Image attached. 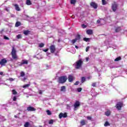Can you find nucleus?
Segmentation results:
<instances>
[{"mask_svg":"<svg viewBox=\"0 0 127 127\" xmlns=\"http://www.w3.org/2000/svg\"><path fill=\"white\" fill-rule=\"evenodd\" d=\"M83 63V62L81 59L75 62V63L74 64L75 68L76 69H80V68H82Z\"/></svg>","mask_w":127,"mask_h":127,"instance_id":"f257e3e1","label":"nucleus"},{"mask_svg":"<svg viewBox=\"0 0 127 127\" xmlns=\"http://www.w3.org/2000/svg\"><path fill=\"white\" fill-rule=\"evenodd\" d=\"M67 79H68L67 76H60L59 77L58 82L59 84H64L67 81Z\"/></svg>","mask_w":127,"mask_h":127,"instance_id":"f03ea898","label":"nucleus"},{"mask_svg":"<svg viewBox=\"0 0 127 127\" xmlns=\"http://www.w3.org/2000/svg\"><path fill=\"white\" fill-rule=\"evenodd\" d=\"M12 58L13 59H16L17 58V55H16V50H15V48H14V47L12 46V51L11 52Z\"/></svg>","mask_w":127,"mask_h":127,"instance_id":"7ed1b4c3","label":"nucleus"},{"mask_svg":"<svg viewBox=\"0 0 127 127\" xmlns=\"http://www.w3.org/2000/svg\"><path fill=\"white\" fill-rule=\"evenodd\" d=\"M123 106L124 103H123V102H119L116 104V108L117 109V110H118V111H121Z\"/></svg>","mask_w":127,"mask_h":127,"instance_id":"20e7f679","label":"nucleus"},{"mask_svg":"<svg viewBox=\"0 0 127 127\" xmlns=\"http://www.w3.org/2000/svg\"><path fill=\"white\" fill-rule=\"evenodd\" d=\"M81 106V103L79 102V101H76L73 105L74 110L77 111L78 110V108Z\"/></svg>","mask_w":127,"mask_h":127,"instance_id":"39448f33","label":"nucleus"},{"mask_svg":"<svg viewBox=\"0 0 127 127\" xmlns=\"http://www.w3.org/2000/svg\"><path fill=\"white\" fill-rule=\"evenodd\" d=\"M50 50L51 51V53H54L55 51H56V47L54 45H51L50 46Z\"/></svg>","mask_w":127,"mask_h":127,"instance_id":"423d86ee","label":"nucleus"},{"mask_svg":"<svg viewBox=\"0 0 127 127\" xmlns=\"http://www.w3.org/2000/svg\"><path fill=\"white\" fill-rule=\"evenodd\" d=\"M90 6L94 8V9H97L98 8V4L95 2H91L90 3Z\"/></svg>","mask_w":127,"mask_h":127,"instance_id":"0eeeda50","label":"nucleus"},{"mask_svg":"<svg viewBox=\"0 0 127 127\" xmlns=\"http://www.w3.org/2000/svg\"><path fill=\"white\" fill-rule=\"evenodd\" d=\"M6 63H7V60L5 59H2L0 61V65L1 66H5Z\"/></svg>","mask_w":127,"mask_h":127,"instance_id":"6e6552de","label":"nucleus"},{"mask_svg":"<svg viewBox=\"0 0 127 127\" xmlns=\"http://www.w3.org/2000/svg\"><path fill=\"white\" fill-rule=\"evenodd\" d=\"M60 119H62V118H67L68 115H67V113H61L59 115Z\"/></svg>","mask_w":127,"mask_h":127,"instance_id":"1a4fd4ad","label":"nucleus"},{"mask_svg":"<svg viewBox=\"0 0 127 127\" xmlns=\"http://www.w3.org/2000/svg\"><path fill=\"white\" fill-rule=\"evenodd\" d=\"M27 111L28 112H35V111H36V109L33 107L29 106L27 107Z\"/></svg>","mask_w":127,"mask_h":127,"instance_id":"9d476101","label":"nucleus"},{"mask_svg":"<svg viewBox=\"0 0 127 127\" xmlns=\"http://www.w3.org/2000/svg\"><path fill=\"white\" fill-rule=\"evenodd\" d=\"M112 8L113 11H116L117 9L118 8V4L116 3V2H114L113 4H112Z\"/></svg>","mask_w":127,"mask_h":127,"instance_id":"9b49d317","label":"nucleus"},{"mask_svg":"<svg viewBox=\"0 0 127 127\" xmlns=\"http://www.w3.org/2000/svg\"><path fill=\"white\" fill-rule=\"evenodd\" d=\"M68 82L70 83L73 82V81H74V76H73V75L71 74H69L68 76Z\"/></svg>","mask_w":127,"mask_h":127,"instance_id":"f8f14e48","label":"nucleus"},{"mask_svg":"<svg viewBox=\"0 0 127 127\" xmlns=\"http://www.w3.org/2000/svg\"><path fill=\"white\" fill-rule=\"evenodd\" d=\"M28 64V62L27 61H25L24 60H22V62L20 63V64H19V66H22V65Z\"/></svg>","mask_w":127,"mask_h":127,"instance_id":"ddd939ff","label":"nucleus"},{"mask_svg":"<svg viewBox=\"0 0 127 127\" xmlns=\"http://www.w3.org/2000/svg\"><path fill=\"white\" fill-rule=\"evenodd\" d=\"M13 5L15 7V9L17 11H20V8H19V6L17 4H13Z\"/></svg>","mask_w":127,"mask_h":127,"instance_id":"4468645a","label":"nucleus"},{"mask_svg":"<svg viewBox=\"0 0 127 127\" xmlns=\"http://www.w3.org/2000/svg\"><path fill=\"white\" fill-rule=\"evenodd\" d=\"M86 33L88 35H92V34H93V30H92V29H88V30H86Z\"/></svg>","mask_w":127,"mask_h":127,"instance_id":"2eb2a0df","label":"nucleus"},{"mask_svg":"<svg viewBox=\"0 0 127 127\" xmlns=\"http://www.w3.org/2000/svg\"><path fill=\"white\" fill-rule=\"evenodd\" d=\"M121 30H122V27H117L115 28V32H116L117 33L121 32Z\"/></svg>","mask_w":127,"mask_h":127,"instance_id":"dca6fc26","label":"nucleus"},{"mask_svg":"<svg viewBox=\"0 0 127 127\" xmlns=\"http://www.w3.org/2000/svg\"><path fill=\"white\" fill-rule=\"evenodd\" d=\"M61 92H66V86H63L61 87Z\"/></svg>","mask_w":127,"mask_h":127,"instance_id":"f3484780","label":"nucleus"},{"mask_svg":"<svg viewBox=\"0 0 127 127\" xmlns=\"http://www.w3.org/2000/svg\"><path fill=\"white\" fill-rule=\"evenodd\" d=\"M105 115L107 117H110V116H111V111H107L105 112Z\"/></svg>","mask_w":127,"mask_h":127,"instance_id":"a211bd4d","label":"nucleus"},{"mask_svg":"<svg viewBox=\"0 0 127 127\" xmlns=\"http://www.w3.org/2000/svg\"><path fill=\"white\" fill-rule=\"evenodd\" d=\"M80 125L81 126H85L86 125V120H82L80 121Z\"/></svg>","mask_w":127,"mask_h":127,"instance_id":"6ab92c4d","label":"nucleus"},{"mask_svg":"<svg viewBox=\"0 0 127 127\" xmlns=\"http://www.w3.org/2000/svg\"><path fill=\"white\" fill-rule=\"evenodd\" d=\"M23 34L25 35H28V34H30V31L29 30H25L23 32Z\"/></svg>","mask_w":127,"mask_h":127,"instance_id":"aec40b11","label":"nucleus"},{"mask_svg":"<svg viewBox=\"0 0 127 127\" xmlns=\"http://www.w3.org/2000/svg\"><path fill=\"white\" fill-rule=\"evenodd\" d=\"M20 25H21V23H20L19 21H17L16 22L15 26L16 27H18V26H20Z\"/></svg>","mask_w":127,"mask_h":127,"instance_id":"412c9836","label":"nucleus"},{"mask_svg":"<svg viewBox=\"0 0 127 127\" xmlns=\"http://www.w3.org/2000/svg\"><path fill=\"white\" fill-rule=\"evenodd\" d=\"M76 41L81 39V35H77L76 38L74 39Z\"/></svg>","mask_w":127,"mask_h":127,"instance_id":"4be33fe9","label":"nucleus"},{"mask_svg":"<svg viewBox=\"0 0 127 127\" xmlns=\"http://www.w3.org/2000/svg\"><path fill=\"white\" fill-rule=\"evenodd\" d=\"M26 4L27 5H31L32 4V3H31V1H30V0H27Z\"/></svg>","mask_w":127,"mask_h":127,"instance_id":"5701e85b","label":"nucleus"},{"mask_svg":"<svg viewBox=\"0 0 127 127\" xmlns=\"http://www.w3.org/2000/svg\"><path fill=\"white\" fill-rule=\"evenodd\" d=\"M84 82H86V77H81V82L82 83H84Z\"/></svg>","mask_w":127,"mask_h":127,"instance_id":"b1692460","label":"nucleus"},{"mask_svg":"<svg viewBox=\"0 0 127 127\" xmlns=\"http://www.w3.org/2000/svg\"><path fill=\"white\" fill-rule=\"evenodd\" d=\"M120 60H122V57H119L118 58H117L114 61L115 62H117V61H120Z\"/></svg>","mask_w":127,"mask_h":127,"instance_id":"393cba45","label":"nucleus"},{"mask_svg":"<svg viewBox=\"0 0 127 127\" xmlns=\"http://www.w3.org/2000/svg\"><path fill=\"white\" fill-rule=\"evenodd\" d=\"M45 44L43 43H41L39 45V47L40 48H42L43 47H44Z\"/></svg>","mask_w":127,"mask_h":127,"instance_id":"a878e982","label":"nucleus"},{"mask_svg":"<svg viewBox=\"0 0 127 127\" xmlns=\"http://www.w3.org/2000/svg\"><path fill=\"white\" fill-rule=\"evenodd\" d=\"M12 93L13 95H17V92L16 91H15V89H13L12 90Z\"/></svg>","mask_w":127,"mask_h":127,"instance_id":"bb28decb","label":"nucleus"},{"mask_svg":"<svg viewBox=\"0 0 127 127\" xmlns=\"http://www.w3.org/2000/svg\"><path fill=\"white\" fill-rule=\"evenodd\" d=\"M76 0H70V3L71 4H75L76 3Z\"/></svg>","mask_w":127,"mask_h":127,"instance_id":"cd10ccee","label":"nucleus"},{"mask_svg":"<svg viewBox=\"0 0 127 127\" xmlns=\"http://www.w3.org/2000/svg\"><path fill=\"white\" fill-rule=\"evenodd\" d=\"M29 122H26L24 125V127H29Z\"/></svg>","mask_w":127,"mask_h":127,"instance_id":"c85d7f7f","label":"nucleus"},{"mask_svg":"<svg viewBox=\"0 0 127 127\" xmlns=\"http://www.w3.org/2000/svg\"><path fill=\"white\" fill-rule=\"evenodd\" d=\"M20 76L21 77H24V76H25V73H24L23 71H21L20 72Z\"/></svg>","mask_w":127,"mask_h":127,"instance_id":"c756f323","label":"nucleus"},{"mask_svg":"<svg viewBox=\"0 0 127 127\" xmlns=\"http://www.w3.org/2000/svg\"><path fill=\"white\" fill-rule=\"evenodd\" d=\"M102 2L103 5H106V4L107 3V1L106 0H102Z\"/></svg>","mask_w":127,"mask_h":127,"instance_id":"7c9ffc66","label":"nucleus"},{"mask_svg":"<svg viewBox=\"0 0 127 127\" xmlns=\"http://www.w3.org/2000/svg\"><path fill=\"white\" fill-rule=\"evenodd\" d=\"M108 126H110V124L109 122H106L104 124V127H108Z\"/></svg>","mask_w":127,"mask_h":127,"instance_id":"2f4dec72","label":"nucleus"},{"mask_svg":"<svg viewBox=\"0 0 127 127\" xmlns=\"http://www.w3.org/2000/svg\"><path fill=\"white\" fill-rule=\"evenodd\" d=\"M83 40H84V41H85V42H88L89 41V40H90V38H84Z\"/></svg>","mask_w":127,"mask_h":127,"instance_id":"473e14b6","label":"nucleus"},{"mask_svg":"<svg viewBox=\"0 0 127 127\" xmlns=\"http://www.w3.org/2000/svg\"><path fill=\"white\" fill-rule=\"evenodd\" d=\"M30 86V84H25L23 86V88H28Z\"/></svg>","mask_w":127,"mask_h":127,"instance_id":"72a5a7b5","label":"nucleus"},{"mask_svg":"<svg viewBox=\"0 0 127 127\" xmlns=\"http://www.w3.org/2000/svg\"><path fill=\"white\" fill-rule=\"evenodd\" d=\"M47 114L48 116H50V115H52V113H51V111H49V110L47 111Z\"/></svg>","mask_w":127,"mask_h":127,"instance_id":"f704fd0d","label":"nucleus"},{"mask_svg":"<svg viewBox=\"0 0 127 127\" xmlns=\"http://www.w3.org/2000/svg\"><path fill=\"white\" fill-rule=\"evenodd\" d=\"M53 123H54V121H53V120H51L49 122V125H53Z\"/></svg>","mask_w":127,"mask_h":127,"instance_id":"c9c22d12","label":"nucleus"},{"mask_svg":"<svg viewBox=\"0 0 127 127\" xmlns=\"http://www.w3.org/2000/svg\"><path fill=\"white\" fill-rule=\"evenodd\" d=\"M17 39H20V38H22V37H21V35L18 34L17 35Z\"/></svg>","mask_w":127,"mask_h":127,"instance_id":"e433bc0d","label":"nucleus"},{"mask_svg":"<svg viewBox=\"0 0 127 127\" xmlns=\"http://www.w3.org/2000/svg\"><path fill=\"white\" fill-rule=\"evenodd\" d=\"M77 41L74 39H73L72 41H71V43H72V44H75V43H76V42Z\"/></svg>","mask_w":127,"mask_h":127,"instance_id":"4c0bfd02","label":"nucleus"},{"mask_svg":"<svg viewBox=\"0 0 127 127\" xmlns=\"http://www.w3.org/2000/svg\"><path fill=\"white\" fill-rule=\"evenodd\" d=\"M96 85H97V83L96 82H93L92 84V87H96Z\"/></svg>","mask_w":127,"mask_h":127,"instance_id":"58836bf2","label":"nucleus"},{"mask_svg":"<svg viewBox=\"0 0 127 127\" xmlns=\"http://www.w3.org/2000/svg\"><path fill=\"white\" fill-rule=\"evenodd\" d=\"M89 49H90V46L87 47L85 49L86 52H88V51H89Z\"/></svg>","mask_w":127,"mask_h":127,"instance_id":"ea45409f","label":"nucleus"},{"mask_svg":"<svg viewBox=\"0 0 127 127\" xmlns=\"http://www.w3.org/2000/svg\"><path fill=\"white\" fill-rule=\"evenodd\" d=\"M81 27H82L83 28H87V25L83 24L81 25Z\"/></svg>","mask_w":127,"mask_h":127,"instance_id":"a19ab883","label":"nucleus"},{"mask_svg":"<svg viewBox=\"0 0 127 127\" xmlns=\"http://www.w3.org/2000/svg\"><path fill=\"white\" fill-rule=\"evenodd\" d=\"M17 99V98L16 97V96H14L13 98V102H15L16 101V99Z\"/></svg>","mask_w":127,"mask_h":127,"instance_id":"79ce46f5","label":"nucleus"},{"mask_svg":"<svg viewBox=\"0 0 127 127\" xmlns=\"http://www.w3.org/2000/svg\"><path fill=\"white\" fill-rule=\"evenodd\" d=\"M77 91H78V92H81V91H82V88L79 87V88H77Z\"/></svg>","mask_w":127,"mask_h":127,"instance_id":"37998d69","label":"nucleus"},{"mask_svg":"<svg viewBox=\"0 0 127 127\" xmlns=\"http://www.w3.org/2000/svg\"><path fill=\"white\" fill-rule=\"evenodd\" d=\"M4 39H5L6 40H9V38L6 37V36H4Z\"/></svg>","mask_w":127,"mask_h":127,"instance_id":"c03bdc74","label":"nucleus"},{"mask_svg":"<svg viewBox=\"0 0 127 127\" xmlns=\"http://www.w3.org/2000/svg\"><path fill=\"white\" fill-rule=\"evenodd\" d=\"M87 120H88L89 121H91V120H92V117H90V116H87Z\"/></svg>","mask_w":127,"mask_h":127,"instance_id":"a18cd8bd","label":"nucleus"},{"mask_svg":"<svg viewBox=\"0 0 127 127\" xmlns=\"http://www.w3.org/2000/svg\"><path fill=\"white\" fill-rule=\"evenodd\" d=\"M49 50V49H45V50H43V51L44 52H47V51H48Z\"/></svg>","mask_w":127,"mask_h":127,"instance_id":"49530a36","label":"nucleus"},{"mask_svg":"<svg viewBox=\"0 0 127 127\" xmlns=\"http://www.w3.org/2000/svg\"><path fill=\"white\" fill-rule=\"evenodd\" d=\"M74 85H79V81H76V82L74 83Z\"/></svg>","mask_w":127,"mask_h":127,"instance_id":"de8ad7c7","label":"nucleus"},{"mask_svg":"<svg viewBox=\"0 0 127 127\" xmlns=\"http://www.w3.org/2000/svg\"><path fill=\"white\" fill-rule=\"evenodd\" d=\"M39 94H40V95H42V90H40L39 91Z\"/></svg>","mask_w":127,"mask_h":127,"instance_id":"09e8293b","label":"nucleus"},{"mask_svg":"<svg viewBox=\"0 0 127 127\" xmlns=\"http://www.w3.org/2000/svg\"><path fill=\"white\" fill-rule=\"evenodd\" d=\"M26 77H24L23 78V79H22V81H23V82H25V80H26Z\"/></svg>","mask_w":127,"mask_h":127,"instance_id":"8fccbe9b","label":"nucleus"},{"mask_svg":"<svg viewBox=\"0 0 127 127\" xmlns=\"http://www.w3.org/2000/svg\"><path fill=\"white\" fill-rule=\"evenodd\" d=\"M5 10H6V11H7V12L9 11V9H8V8H5Z\"/></svg>","mask_w":127,"mask_h":127,"instance_id":"3c124183","label":"nucleus"},{"mask_svg":"<svg viewBox=\"0 0 127 127\" xmlns=\"http://www.w3.org/2000/svg\"><path fill=\"white\" fill-rule=\"evenodd\" d=\"M101 22V21L100 20H97V23H100Z\"/></svg>","mask_w":127,"mask_h":127,"instance_id":"603ef678","label":"nucleus"},{"mask_svg":"<svg viewBox=\"0 0 127 127\" xmlns=\"http://www.w3.org/2000/svg\"><path fill=\"white\" fill-rule=\"evenodd\" d=\"M0 75L1 76H2V75H3V72H0Z\"/></svg>","mask_w":127,"mask_h":127,"instance_id":"864d4df0","label":"nucleus"},{"mask_svg":"<svg viewBox=\"0 0 127 127\" xmlns=\"http://www.w3.org/2000/svg\"><path fill=\"white\" fill-rule=\"evenodd\" d=\"M75 47L76 49H79V47H78V46H75Z\"/></svg>","mask_w":127,"mask_h":127,"instance_id":"5fc2aeb1","label":"nucleus"},{"mask_svg":"<svg viewBox=\"0 0 127 127\" xmlns=\"http://www.w3.org/2000/svg\"><path fill=\"white\" fill-rule=\"evenodd\" d=\"M9 81H13V79L12 78H10L9 79Z\"/></svg>","mask_w":127,"mask_h":127,"instance_id":"6e6d98bb","label":"nucleus"},{"mask_svg":"<svg viewBox=\"0 0 127 127\" xmlns=\"http://www.w3.org/2000/svg\"><path fill=\"white\" fill-rule=\"evenodd\" d=\"M14 118H15V119H17V116H16V115H14Z\"/></svg>","mask_w":127,"mask_h":127,"instance_id":"4d7b16f0","label":"nucleus"},{"mask_svg":"<svg viewBox=\"0 0 127 127\" xmlns=\"http://www.w3.org/2000/svg\"><path fill=\"white\" fill-rule=\"evenodd\" d=\"M2 31H3V29H2V30L0 32L1 34V33H2Z\"/></svg>","mask_w":127,"mask_h":127,"instance_id":"13d9d810","label":"nucleus"},{"mask_svg":"<svg viewBox=\"0 0 127 127\" xmlns=\"http://www.w3.org/2000/svg\"><path fill=\"white\" fill-rule=\"evenodd\" d=\"M2 31H3V29H2V30L0 32L1 34V33H2Z\"/></svg>","mask_w":127,"mask_h":127,"instance_id":"bf43d9fd","label":"nucleus"},{"mask_svg":"<svg viewBox=\"0 0 127 127\" xmlns=\"http://www.w3.org/2000/svg\"><path fill=\"white\" fill-rule=\"evenodd\" d=\"M25 17H29V16L28 15H25Z\"/></svg>","mask_w":127,"mask_h":127,"instance_id":"052dcab7","label":"nucleus"},{"mask_svg":"<svg viewBox=\"0 0 127 127\" xmlns=\"http://www.w3.org/2000/svg\"><path fill=\"white\" fill-rule=\"evenodd\" d=\"M89 60V58H86V61H88Z\"/></svg>","mask_w":127,"mask_h":127,"instance_id":"680f3d73","label":"nucleus"},{"mask_svg":"<svg viewBox=\"0 0 127 127\" xmlns=\"http://www.w3.org/2000/svg\"><path fill=\"white\" fill-rule=\"evenodd\" d=\"M60 41H61L60 39H59L58 41V42H60Z\"/></svg>","mask_w":127,"mask_h":127,"instance_id":"e2e57ef3","label":"nucleus"},{"mask_svg":"<svg viewBox=\"0 0 127 127\" xmlns=\"http://www.w3.org/2000/svg\"><path fill=\"white\" fill-rule=\"evenodd\" d=\"M19 63L18 65H20V63Z\"/></svg>","mask_w":127,"mask_h":127,"instance_id":"0e129e2a","label":"nucleus"},{"mask_svg":"<svg viewBox=\"0 0 127 127\" xmlns=\"http://www.w3.org/2000/svg\"><path fill=\"white\" fill-rule=\"evenodd\" d=\"M88 79H91V77H88Z\"/></svg>","mask_w":127,"mask_h":127,"instance_id":"69168bd1","label":"nucleus"},{"mask_svg":"<svg viewBox=\"0 0 127 127\" xmlns=\"http://www.w3.org/2000/svg\"><path fill=\"white\" fill-rule=\"evenodd\" d=\"M39 127H42V126H39Z\"/></svg>","mask_w":127,"mask_h":127,"instance_id":"338daca9","label":"nucleus"}]
</instances>
